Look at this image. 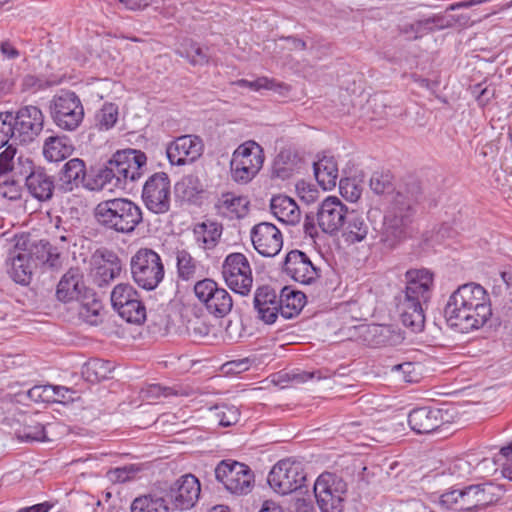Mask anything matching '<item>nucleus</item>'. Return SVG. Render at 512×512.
I'll use <instances>...</instances> for the list:
<instances>
[{
  "mask_svg": "<svg viewBox=\"0 0 512 512\" xmlns=\"http://www.w3.org/2000/svg\"><path fill=\"white\" fill-rule=\"evenodd\" d=\"M444 316L448 325L461 333L482 328L492 316L487 291L474 282L460 285L450 295Z\"/></svg>",
  "mask_w": 512,
  "mask_h": 512,
  "instance_id": "nucleus-1",
  "label": "nucleus"
},
{
  "mask_svg": "<svg viewBox=\"0 0 512 512\" xmlns=\"http://www.w3.org/2000/svg\"><path fill=\"white\" fill-rule=\"evenodd\" d=\"M405 279L404 296L398 304L400 319L412 332H420L425 324L424 305L431 298L434 275L428 269H410Z\"/></svg>",
  "mask_w": 512,
  "mask_h": 512,
  "instance_id": "nucleus-2",
  "label": "nucleus"
},
{
  "mask_svg": "<svg viewBox=\"0 0 512 512\" xmlns=\"http://www.w3.org/2000/svg\"><path fill=\"white\" fill-rule=\"evenodd\" d=\"M421 189L416 180L401 186L387 210L380 241L388 248L395 247L405 238L407 229L412 222L414 205L419 201Z\"/></svg>",
  "mask_w": 512,
  "mask_h": 512,
  "instance_id": "nucleus-3",
  "label": "nucleus"
},
{
  "mask_svg": "<svg viewBox=\"0 0 512 512\" xmlns=\"http://www.w3.org/2000/svg\"><path fill=\"white\" fill-rule=\"evenodd\" d=\"M147 163L144 152L136 149L116 151L105 166L97 173L101 186L123 188L129 182H135L143 175Z\"/></svg>",
  "mask_w": 512,
  "mask_h": 512,
  "instance_id": "nucleus-4",
  "label": "nucleus"
},
{
  "mask_svg": "<svg viewBox=\"0 0 512 512\" xmlns=\"http://www.w3.org/2000/svg\"><path fill=\"white\" fill-rule=\"evenodd\" d=\"M96 221L104 228L129 234L142 222L141 208L127 198H114L100 202L94 211Z\"/></svg>",
  "mask_w": 512,
  "mask_h": 512,
  "instance_id": "nucleus-5",
  "label": "nucleus"
},
{
  "mask_svg": "<svg viewBox=\"0 0 512 512\" xmlns=\"http://www.w3.org/2000/svg\"><path fill=\"white\" fill-rule=\"evenodd\" d=\"M263 148L255 141L240 144L232 153L230 161L231 179L238 184H247L259 173L264 163Z\"/></svg>",
  "mask_w": 512,
  "mask_h": 512,
  "instance_id": "nucleus-6",
  "label": "nucleus"
},
{
  "mask_svg": "<svg viewBox=\"0 0 512 512\" xmlns=\"http://www.w3.org/2000/svg\"><path fill=\"white\" fill-rule=\"evenodd\" d=\"M131 274L135 283L145 290L155 289L164 277L161 257L152 249L141 248L131 258Z\"/></svg>",
  "mask_w": 512,
  "mask_h": 512,
  "instance_id": "nucleus-7",
  "label": "nucleus"
},
{
  "mask_svg": "<svg viewBox=\"0 0 512 512\" xmlns=\"http://www.w3.org/2000/svg\"><path fill=\"white\" fill-rule=\"evenodd\" d=\"M306 481L303 465L290 458L278 461L270 470L267 482L270 488L280 494L288 495L302 488Z\"/></svg>",
  "mask_w": 512,
  "mask_h": 512,
  "instance_id": "nucleus-8",
  "label": "nucleus"
},
{
  "mask_svg": "<svg viewBox=\"0 0 512 512\" xmlns=\"http://www.w3.org/2000/svg\"><path fill=\"white\" fill-rule=\"evenodd\" d=\"M55 124L66 131L76 130L83 121L84 108L79 97L71 91L55 95L50 105Z\"/></svg>",
  "mask_w": 512,
  "mask_h": 512,
  "instance_id": "nucleus-9",
  "label": "nucleus"
},
{
  "mask_svg": "<svg viewBox=\"0 0 512 512\" xmlns=\"http://www.w3.org/2000/svg\"><path fill=\"white\" fill-rule=\"evenodd\" d=\"M314 495L322 512H342L347 485L332 473L321 474L314 483Z\"/></svg>",
  "mask_w": 512,
  "mask_h": 512,
  "instance_id": "nucleus-10",
  "label": "nucleus"
},
{
  "mask_svg": "<svg viewBox=\"0 0 512 512\" xmlns=\"http://www.w3.org/2000/svg\"><path fill=\"white\" fill-rule=\"evenodd\" d=\"M222 276L226 285L235 293L248 295L253 284L252 269L242 253H231L222 264Z\"/></svg>",
  "mask_w": 512,
  "mask_h": 512,
  "instance_id": "nucleus-11",
  "label": "nucleus"
},
{
  "mask_svg": "<svg viewBox=\"0 0 512 512\" xmlns=\"http://www.w3.org/2000/svg\"><path fill=\"white\" fill-rule=\"evenodd\" d=\"M215 477L229 492L237 495L248 494L254 484L252 470L237 461H221L215 468Z\"/></svg>",
  "mask_w": 512,
  "mask_h": 512,
  "instance_id": "nucleus-12",
  "label": "nucleus"
},
{
  "mask_svg": "<svg viewBox=\"0 0 512 512\" xmlns=\"http://www.w3.org/2000/svg\"><path fill=\"white\" fill-rule=\"evenodd\" d=\"M111 302L118 314L129 323L141 324L146 319V308L140 295L128 283H120L113 288Z\"/></svg>",
  "mask_w": 512,
  "mask_h": 512,
  "instance_id": "nucleus-13",
  "label": "nucleus"
},
{
  "mask_svg": "<svg viewBox=\"0 0 512 512\" xmlns=\"http://www.w3.org/2000/svg\"><path fill=\"white\" fill-rule=\"evenodd\" d=\"M194 292L207 311L216 317L222 318L232 310L231 295L212 279L198 281L194 286Z\"/></svg>",
  "mask_w": 512,
  "mask_h": 512,
  "instance_id": "nucleus-14",
  "label": "nucleus"
},
{
  "mask_svg": "<svg viewBox=\"0 0 512 512\" xmlns=\"http://www.w3.org/2000/svg\"><path fill=\"white\" fill-rule=\"evenodd\" d=\"M143 201L151 212L164 214L170 209L171 186L166 173H155L145 182Z\"/></svg>",
  "mask_w": 512,
  "mask_h": 512,
  "instance_id": "nucleus-15",
  "label": "nucleus"
},
{
  "mask_svg": "<svg viewBox=\"0 0 512 512\" xmlns=\"http://www.w3.org/2000/svg\"><path fill=\"white\" fill-rule=\"evenodd\" d=\"M500 489L492 483L482 485H472L465 490L453 491L443 497H451L456 503L460 504L461 509L472 510L485 507L499 498Z\"/></svg>",
  "mask_w": 512,
  "mask_h": 512,
  "instance_id": "nucleus-16",
  "label": "nucleus"
},
{
  "mask_svg": "<svg viewBox=\"0 0 512 512\" xmlns=\"http://www.w3.org/2000/svg\"><path fill=\"white\" fill-rule=\"evenodd\" d=\"M201 484L193 474H184L170 486L168 498L172 506L179 510L193 508L199 500Z\"/></svg>",
  "mask_w": 512,
  "mask_h": 512,
  "instance_id": "nucleus-17",
  "label": "nucleus"
},
{
  "mask_svg": "<svg viewBox=\"0 0 512 512\" xmlns=\"http://www.w3.org/2000/svg\"><path fill=\"white\" fill-rule=\"evenodd\" d=\"M15 140L21 143L32 142L42 131L44 115L42 111L33 105L20 108L13 115Z\"/></svg>",
  "mask_w": 512,
  "mask_h": 512,
  "instance_id": "nucleus-18",
  "label": "nucleus"
},
{
  "mask_svg": "<svg viewBox=\"0 0 512 512\" xmlns=\"http://www.w3.org/2000/svg\"><path fill=\"white\" fill-rule=\"evenodd\" d=\"M254 249L263 257H274L283 246L281 231L270 222H260L254 225L250 232Z\"/></svg>",
  "mask_w": 512,
  "mask_h": 512,
  "instance_id": "nucleus-19",
  "label": "nucleus"
},
{
  "mask_svg": "<svg viewBox=\"0 0 512 512\" xmlns=\"http://www.w3.org/2000/svg\"><path fill=\"white\" fill-rule=\"evenodd\" d=\"M348 208L335 196L325 198L316 213L318 227L325 233L336 234L345 221Z\"/></svg>",
  "mask_w": 512,
  "mask_h": 512,
  "instance_id": "nucleus-20",
  "label": "nucleus"
},
{
  "mask_svg": "<svg viewBox=\"0 0 512 512\" xmlns=\"http://www.w3.org/2000/svg\"><path fill=\"white\" fill-rule=\"evenodd\" d=\"M203 152V142L198 136L183 135L169 143L166 155L172 165H186L198 159Z\"/></svg>",
  "mask_w": 512,
  "mask_h": 512,
  "instance_id": "nucleus-21",
  "label": "nucleus"
},
{
  "mask_svg": "<svg viewBox=\"0 0 512 512\" xmlns=\"http://www.w3.org/2000/svg\"><path fill=\"white\" fill-rule=\"evenodd\" d=\"M284 271L302 284H310L319 276L318 269L312 264L309 257L299 250H292L286 255Z\"/></svg>",
  "mask_w": 512,
  "mask_h": 512,
  "instance_id": "nucleus-22",
  "label": "nucleus"
},
{
  "mask_svg": "<svg viewBox=\"0 0 512 512\" xmlns=\"http://www.w3.org/2000/svg\"><path fill=\"white\" fill-rule=\"evenodd\" d=\"M444 421L440 409L421 407L412 410L408 415V423L413 431L418 434H427L438 429Z\"/></svg>",
  "mask_w": 512,
  "mask_h": 512,
  "instance_id": "nucleus-23",
  "label": "nucleus"
},
{
  "mask_svg": "<svg viewBox=\"0 0 512 512\" xmlns=\"http://www.w3.org/2000/svg\"><path fill=\"white\" fill-rule=\"evenodd\" d=\"M254 307L266 324H273L280 314V297L270 287H260L254 296Z\"/></svg>",
  "mask_w": 512,
  "mask_h": 512,
  "instance_id": "nucleus-24",
  "label": "nucleus"
},
{
  "mask_svg": "<svg viewBox=\"0 0 512 512\" xmlns=\"http://www.w3.org/2000/svg\"><path fill=\"white\" fill-rule=\"evenodd\" d=\"M25 186L29 194L39 201H47L52 198L54 181L42 168L33 169L25 178Z\"/></svg>",
  "mask_w": 512,
  "mask_h": 512,
  "instance_id": "nucleus-25",
  "label": "nucleus"
},
{
  "mask_svg": "<svg viewBox=\"0 0 512 512\" xmlns=\"http://www.w3.org/2000/svg\"><path fill=\"white\" fill-rule=\"evenodd\" d=\"M85 288L83 275L77 268L69 269L58 283L56 296L60 301L69 302L80 300L82 291Z\"/></svg>",
  "mask_w": 512,
  "mask_h": 512,
  "instance_id": "nucleus-26",
  "label": "nucleus"
},
{
  "mask_svg": "<svg viewBox=\"0 0 512 512\" xmlns=\"http://www.w3.org/2000/svg\"><path fill=\"white\" fill-rule=\"evenodd\" d=\"M86 176V166L82 159L73 158L66 162L59 174V190L72 192L79 188Z\"/></svg>",
  "mask_w": 512,
  "mask_h": 512,
  "instance_id": "nucleus-27",
  "label": "nucleus"
},
{
  "mask_svg": "<svg viewBox=\"0 0 512 512\" xmlns=\"http://www.w3.org/2000/svg\"><path fill=\"white\" fill-rule=\"evenodd\" d=\"M32 257L29 252L13 250L7 261V272L19 284L26 285L32 276Z\"/></svg>",
  "mask_w": 512,
  "mask_h": 512,
  "instance_id": "nucleus-28",
  "label": "nucleus"
},
{
  "mask_svg": "<svg viewBox=\"0 0 512 512\" xmlns=\"http://www.w3.org/2000/svg\"><path fill=\"white\" fill-rule=\"evenodd\" d=\"M270 209L281 222L296 225L300 222L301 211L297 203L286 195H277L271 199Z\"/></svg>",
  "mask_w": 512,
  "mask_h": 512,
  "instance_id": "nucleus-29",
  "label": "nucleus"
},
{
  "mask_svg": "<svg viewBox=\"0 0 512 512\" xmlns=\"http://www.w3.org/2000/svg\"><path fill=\"white\" fill-rule=\"evenodd\" d=\"M222 235V225L215 221H204L193 227V237L197 246L203 250L215 248Z\"/></svg>",
  "mask_w": 512,
  "mask_h": 512,
  "instance_id": "nucleus-30",
  "label": "nucleus"
},
{
  "mask_svg": "<svg viewBox=\"0 0 512 512\" xmlns=\"http://www.w3.org/2000/svg\"><path fill=\"white\" fill-rule=\"evenodd\" d=\"M343 236L351 243L361 242L369 232L365 217L356 210H348L343 226Z\"/></svg>",
  "mask_w": 512,
  "mask_h": 512,
  "instance_id": "nucleus-31",
  "label": "nucleus"
},
{
  "mask_svg": "<svg viewBox=\"0 0 512 512\" xmlns=\"http://www.w3.org/2000/svg\"><path fill=\"white\" fill-rule=\"evenodd\" d=\"M498 465L502 467V476L512 481V443L503 447L493 459H483L477 468L481 472L494 474L498 470Z\"/></svg>",
  "mask_w": 512,
  "mask_h": 512,
  "instance_id": "nucleus-32",
  "label": "nucleus"
},
{
  "mask_svg": "<svg viewBox=\"0 0 512 512\" xmlns=\"http://www.w3.org/2000/svg\"><path fill=\"white\" fill-rule=\"evenodd\" d=\"M314 174L324 190H332L338 181V165L332 156H323L314 163Z\"/></svg>",
  "mask_w": 512,
  "mask_h": 512,
  "instance_id": "nucleus-33",
  "label": "nucleus"
},
{
  "mask_svg": "<svg viewBox=\"0 0 512 512\" xmlns=\"http://www.w3.org/2000/svg\"><path fill=\"white\" fill-rule=\"evenodd\" d=\"M74 151V146L66 136H50L43 146L45 158L51 162H58L69 157Z\"/></svg>",
  "mask_w": 512,
  "mask_h": 512,
  "instance_id": "nucleus-34",
  "label": "nucleus"
},
{
  "mask_svg": "<svg viewBox=\"0 0 512 512\" xmlns=\"http://www.w3.org/2000/svg\"><path fill=\"white\" fill-rule=\"evenodd\" d=\"M94 262L95 275L99 279L100 284L109 283L111 280L116 278L121 271L120 261L113 253L95 257Z\"/></svg>",
  "mask_w": 512,
  "mask_h": 512,
  "instance_id": "nucleus-35",
  "label": "nucleus"
},
{
  "mask_svg": "<svg viewBox=\"0 0 512 512\" xmlns=\"http://www.w3.org/2000/svg\"><path fill=\"white\" fill-rule=\"evenodd\" d=\"M305 298L302 292L283 288L280 294V315L289 319L299 314L304 307Z\"/></svg>",
  "mask_w": 512,
  "mask_h": 512,
  "instance_id": "nucleus-36",
  "label": "nucleus"
},
{
  "mask_svg": "<svg viewBox=\"0 0 512 512\" xmlns=\"http://www.w3.org/2000/svg\"><path fill=\"white\" fill-rule=\"evenodd\" d=\"M114 369L112 362L101 359H92L82 368V375L89 382H99L111 377Z\"/></svg>",
  "mask_w": 512,
  "mask_h": 512,
  "instance_id": "nucleus-37",
  "label": "nucleus"
},
{
  "mask_svg": "<svg viewBox=\"0 0 512 512\" xmlns=\"http://www.w3.org/2000/svg\"><path fill=\"white\" fill-rule=\"evenodd\" d=\"M232 84L238 87H247L253 91H259L261 89L272 90L280 95H286L291 90L289 85L267 77H259L254 81L239 79L232 82Z\"/></svg>",
  "mask_w": 512,
  "mask_h": 512,
  "instance_id": "nucleus-38",
  "label": "nucleus"
},
{
  "mask_svg": "<svg viewBox=\"0 0 512 512\" xmlns=\"http://www.w3.org/2000/svg\"><path fill=\"white\" fill-rule=\"evenodd\" d=\"M217 206L223 213L240 218L247 212L248 201L244 197L226 193L219 199Z\"/></svg>",
  "mask_w": 512,
  "mask_h": 512,
  "instance_id": "nucleus-39",
  "label": "nucleus"
},
{
  "mask_svg": "<svg viewBox=\"0 0 512 512\" xmlns=\"http://www.w3.org/2000/svg\"><path fill=\"white\" fill-rule=\"evenodd\" d=\"M239 410L233 405H216L210 408V419L222 427L235 425L239 420Z\"/></svg>",
  "mask_w": 512,
  "mask_h": 512,
  "instance_id": "nucleus-40",
  "label": "nucleus"
},
{
  "mask_svg": "<svg viewBox=\"0 0 512 512\" xmlns=\"http://www.w3.org/2000/svg\"><path fill=\"white\" fill-rule=\"evenodd\" d=\"M131 512H169V507L163 498L144 495L133 500Z\"/></svg>",
  "mask_w": 512,
  "mask_h": 512,
  "instance_id": "nucleus-41",
  "label": "nucleus"
},
{
  "mask_svg": "<svg viewBox=\"0 0 512 512\" xmlns=\"http://www.w3.org/2000/svg\"><path fill=\"white\" fill-rule=\"evenodd\" d=\"M102 304L96 299L78 303V315L80 319L90 325H98L101 322Z\"/></svg>",
  "mask_w": 512,
  "mask_h": 512,
  "instance_id": "nucleus-42",
  "label": "nucleus"
},
{
  "mask_svg": "<svg viewBox=\"0 0 512 512\" xmlns=\"http://www.w3.org/2000/svg\"><path fill=\"white\" fill-rule=\"evenodd\" d=\"M118 106L106 103L95 115V123L99 130H109L117 122Z\"/></svg>",
  "mask_w": 512,
  "mask_h": 512,
  "instance_id": "nucleus-43",
  "label": "nucleus"
},
{
  "mask_svg": "<svg viewBox=\"0 0 512 512\" xmlns=\"http://www.w3.org/2000/svg\"><path fill=\"white\" fill-rule=\"evenodd\" d=\"M391 371L397 380L404 383H417L421 379L420 367L412 362L394 365Z\"/></svg>",
  "mask_w": 512,
  "mask_h": 512,
  "instance_id": "nucleus-44",
  "label": "nucleus"
},
{
  "mask_svg": "<svg viewBox=\"0 0 512 512\" xmlns=\"http://www.w3.org/2000/svg\"><path fill=\"white\" fill-rule=\"evenodd\" d=\"M141 471V467L130 464L123 467L113 468L107 471L106 478L113 484L125 483L135 478L136 474Z\"/></svg>",
  "mask_w": 512,
  "mask_h": 512,
  "instance_id": "nucleus-45",
  "label": "nucleus"
},
{
  "mask_svg": "<svg viewBox=\"0 0 512 512\" xmlns=\"http://www.w3.org/2000/svg\"><path fill=\"white\" fill-rule=\"evenodd\" d=\"M176 260L179 276L184 280L193 278L197 266L191 254L186 250H178L176 252Z\"/></svg>",
  "mask_w": 512,
  "mask_h": 512,
  "instance_id": "nucleus-46",
  "label": "nucleus"
},
{
  "mask_svg": "<svg viewBox=\"0 0 512 512\" xmlns=\"http://www.w3.org/2000/svg\"><path fill=\"white\" fill-rule=\"evenodd\" d=\"M202 191L197 177L189 175L176 184V192L185 200H192Z\"/></svg>",
  "mask_w": 512,
  "mask_h": 512,
  "instance_id": "nucleus-47",
  "label": "nucleus"
},
{
  "mask_svg": "<svg viewBox=\"0 0 512 512\" xmlns=\"http://www.w3.org/2000/svg\"><path fill=\"white\" fill-rule=\"evenodd\" d=\"M144 397L147 399H159L160 397H168L171 395L188 396V390L177 389L176 387H163L159 384H151L143 390Z\"/></svg>",
  "mask_w": 512,
  "mask_h": 512,
  "instance_id": "nucleus-48",
  "label": "nucleus"
},
{
  "mask_svg": "<svg viewBox=\"0 0 512 512\" xmlns=\"http://www.w3.org/2000/svg\"><path fill=\"white\" fill-rule=\"evenodd\" d=\"M113 83L108 79H96L86 86V93L92 100H101L107 96Z\"/></svg>",
  "mask_w": 512,
  "mask_h": 512,
  "instance_id": "nucleus-49",
  "label": "nucleus"
},
{
  "mask_svg": "<svg viewBox=\"0 0 512 512\" xmlns=\"http://www.w3.org/2000/svg\"><path fill=\"white\" fill-rule=\"evenodd\" d=\"M11 138L15 139L13 114L11 112L0 113V148L5 146Z\"/></svg>",
  "mask_w": 512,
  "mask_h": 512,
  "instance_id": "nucleus-50",
  "label": "nucleus"
},
{
  "mask_svg": "<svg viewBox=\"0 0 512 512\" xmlns=\"http://www.w3.org/2000/svg\"><path fill=\"white\" fill-rule=\"evenodd\" d=\"M18 439L26 442H45L50 440L46 434V426L41 424L25 427L22 432L18 433Z\"/></svg>",
  "mask_w": 512,
  "mask_h": 512,
  "instance_id": "nucleus-51",
  "label": "nucleus"
},
{
  "mask_svg": "<svg viewBox=\"0 0 512 512\" xmlns=\"http://www.w3.org/2000/svg\"><path fill=\"white\" fill-rule=\"evenodd\" d=\"M53 385L34 386L28 391V397L34 402L55 403Z\"/></svg>",
  "mask_w": 512,
  "mask_h": 512,
  "instance_id": "nucleus-52",
  "label": "nucleus"
},
{
  "mask_svg": "<svg viewBox=\"0 0 512 512\" xmlns=\"http://www.w3.org/2000/svg\"><path fill=\"white\" fill-rule=\"evenodd\" d=\"M179 54L181 56H185L193 65H204L209 61V56L206 50L195 43H190L185 51H179Z\"/></svg>",
  "mask_w": 512,
  "mask_h": 512,
  "instance_id": "nucleus-53",
  "label": "nucleus"
},
{
  "mask_svg": "<svg viewBox=\"0 0 512 512\" xmlns=\"http://www.w3.org/2000/svg\"><path fill=\"white\" fill-rule=\"evenodd\" d=\"M371 190L380 195L389 193L392 190L391 176L381 172H375L370 178Z\"/></svg>",
  "mask_w": 512,
  "mask_h": 512,
  "instance_id": "nucleus-54",
  "label": "nucleus"
},
{
  "mask_svg": "<svg viewBox=\"0 0 512 512\" xmlns=\"http://www.w3.org/2000/svg\"><path fill=\"white\" fill-rule=\"evenodd\" d=\"M341 195L351 202L357 201L361 196V189L353 179H341L339 181Z\"/></svg>",
  "mask_w": 512,
  "mask_h": 512,
  "instance_id": "nucleus-55",
  "label": "nucleus"
},
{
  "mask_svg": "<svg viewBox=\"0 0 512 512\" xmlns=\"http://www.w3.org/2000/svg\"><path fill=\"white\" fill-rule=\"evenodd\" d=\"M42 249L46 253L45 263L51 268H59L62 264V256L58 248L46 243L42 245Z\"/></svg>",
  "mask_w": 512,
  "mask_h": 512,
  "instance_id": "nucleus-56",
  "label": "nucleus"
},
{
  "mask_svg": "<svg viewBox=\"0 0 512 512\" xmlns=\"http://www.w3.org/2000/svg\"><path fill=\"white\" fill-rule=\"evenodd\" d=\"M16 150L8 146L0 153V174H5L14 169V157Z\"/></svg>",
  "mask_w": 512,
  "mask_h": 512,
  "instance_id": "nucleus-57",
  "label": "nucleus"
},
{
  "mask_svg": "<svg viewBox=\"0 0 512 512\" xmlns=\"http://www.w3.org/2000/svg\"><path fill=\"white\" fill-rule=\"evenodd\" d=\"M1 194L9 200H17L21 197L20 186L14 181H4L0 185Z\"/></svg>",
  "mask_w": 512,
  "mask_h": 512,
  "instance_id": "nucleus-58",
  "label": "nucleus"
},
{
  "mask_svg": "<svg viewBox=\"0 0 512 512\" xmlns=\"http://www.w3.org/2000/svg\"><path fill=\"white\" fill-rule=\"evenodd\" d=\"M448 470L452 476L465 477L470 473V464L466 460L457 459L450 464Z\"/></svg>",
  "mask_w": 512,
  "mask_h": 512,
  "instance_id": "nucleus-59",
  "label": "nucleus"
},
{
  "mask_svg": "<svg viewBox=\"0 0 512 512\" xmlns=\"http://www.w3.org/2000/svg\"><path fill=\"white\" fill-rule=\"evenodd\" d=\"M21 87L24 92L34 93L43 87V81L34 75H26L22 79Z\"/></svg>",
  "mask_w": 512,
  "mask_h": 512,
  "instance_id": "nucleus-60",
  "label": "nucleus"
},
{
  "mask_svg": "<svg viewBox=\"0 0 512 512\" xmlns=\"http://www.w3.org/2000/svg\"><path fill=\"white\" fill-rule=\"evenodd\" d=\"M54 390L55 403L65 404L74 401L73 395L75 394V392L70 390L69 388L63 386H54Z\"/></svg>",
  "mask_w": 512,
  "mask_h": 512,
  "instance_id": "nucleus-61",
  "label": "nucleus"
},
{
  "mask_svg": "<svg viewBox=\"0 0 512 512\" xmlns=\"http://www.w3.org/2000/svg\"><path fill=\"white\" fill-rule=\"evenodd\" d=\"M121 4L128 10L138 11L147 8L149 5L155 3V0H119Z\"/></svg>",
  "mask_w": 512,
  "mask_h": 512,
  "instance_id": "nucleus-62",
  "label": "nucleus"
},
{
  "mask_svg": "<svg viewBox=\"0 0 512 512\" xmlns=\"http://www.w3.org/2000/svg\"><path fill=\"white\" fill-rule=\"evenodd\" d=\"M316 215L314 214H307L304 220L303 228L306 235L310 236L311 238H315L318 236V229L315 224Z\"/></svg>",
  "mask_w": 512,
  "mask_h": 512,
  "instance_id": "nucleus-63",
  "label": "nucleus"
},
{
  "mask_svg": "<svg viewBox=\"0 0 512 512\" xmlns=\"http://www.w3.org/2000/svg\"><path fill=\"white\" fill-rule=\"evenodd\" d=\"M293 512H315L310 499L296 498L293 502Z\"/></svg>",
  "mask_w": 512,
  "mask_h": 512,
  "instance_id": "nucleus-64",
  "label": "nucleus"
}]
</instances>
